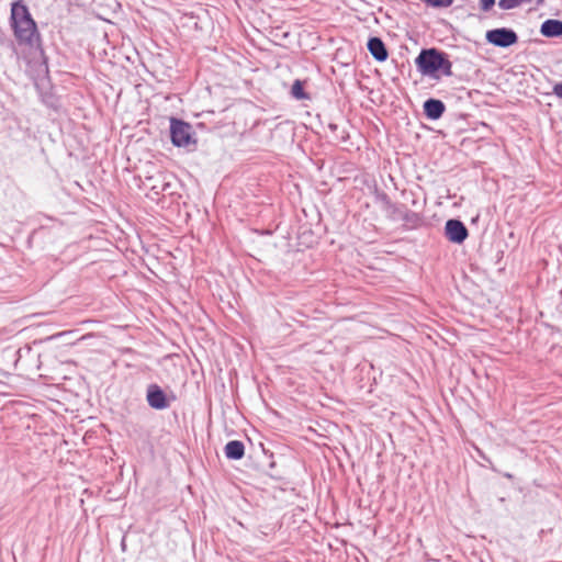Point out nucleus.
<instances>
[{
  "label": "nucleus",
  "instance_id": "1",
  "mask_svg": "<svg viewBox=\"0 0 562 562\" xmlns=\"http://www.w3.org/2000/svg\"><path fill=\"white\" fill-rule=\"evenodd\" d=\"M9 24L18 45L37 50L44 56L42 35L24 0L11 3Z\"/></svg>",
  "mask_w": 562,
  "mask_h": 562
},
{
  "label": "nucleus",
  "instance_id": "2",
  "mask_svg": "<svg viewBox=\"0 0 562 562\" xmlns=\"http://www.w3.org/2000/svg\"><path fill=\"white\" fill-rule=\"evenodd\" d=\"M170 139L176 147H184L192 150L196 146L192 125L178 117H170Z\"/></svg>",
  "mask_w": 562,
  "mask_h": 562
},
{
  "label": "nucleus",
  "instance_id": "3",
  "mask_svg": "<svg viewBox=\"0 0 562 562\" xmlns=\"http://www.w3.org/2000/svg\"><path fill=\"white\" fill-rule=\"evenodd\" d=\"M442 50L431 47L423 48L415 59L417 70L423 76H428L434 79H439V66L443 56Z\"/></svg>",
  "mask_w": 562,
  "mask_h": 562
},
{
  "label": "nucleus",
  "instance_id": "4",
  "mask_svg": "<svg viewBox=\"0 0 562 562\" xmlns=\"http://www.w3.org/2000/svg\"><path fill=\"white\" fill-rule=\"evenodd\" d=\"M485 40L493 46L507 48L518 43V35L513 29L497 27L488 30Z\"/></svg>",
  "mask_w": 562,
  "mask_h": 562
},
{
  "label": "nucleus",
  "instance_id": "5",
  "mask_svg": "<svg viewBox=\"0 0 562 562\" xmlns=\"http://www.w3.org/2000/svg\"><path fill=\"white\" fill-rule=\"evenodd\" d=\"M245 465L277 481L285 480L284 471L278 467L273 459H248Z\"/></svg>",
  "mask_w": 562,
  "mask_h": 562
},
{
  "label": "nucleus",
  "instance_id": "6",
  "mask_svg": "<svg viewBox=\"0 0 562 562\" xmlns=\"http://www.w3.org/2000/svg\"><path fill=\"white\" fill-rule=\"evenodd\" d=\"M445 236L453 244L461 245L469 236L464 223L458 218H450L445 224Z\"/></svg>",
  "mask_w": 562,
  "mask_h": 562
},
{
  "label": "nucleus",
  "instance_id": "7",
  "mask_svg": "<svg viewBox=\"0 0 562 562\" xmlns=\"http://www.w3.org/2000/svg\"><path fill=\"white\" fill-rule=\"evenodd\" d=\"M146 401L151 408L157 411H162L170 406L166 392L156 383L147 386Z\"/></svg>",
  "mask_w": 562,
  "mask_h": 562
},
{
  "label": "nucleus",
  "instance_id": "8",
  "mask_svg": "<svg viewBox=\"0 0 562 562\" xmlns=\"http://www.w3.org/2000/svg\"><path fill=\"white\" fill-rule=\"evenodd\" d=\"M367 48L372 57L379 63L385 61L389 57V52L384 42L378 36H372L368 40Z\"/></svg>",
  "mask_w": 562,
  "mask_h": 562
},
{
  "label": "nucleus",
  "instance_id": "9",
  "mask_svg": "<svg viewBox=\"0 0 562 562\" xmlns=\"http://www.w3.org/2000/svg\"><path fill=\"white\" fill-rule=\"evenodd\" d=\"M423 110L427 119L436 121L443 115L446 111V105L439 99L429 98L424 102Z\"/></svg>",
  "mask_w": 562,
  "mask_h": 562
},
{
  "label": "nucleus",
  "instance_id": "10",
  "mask_svg": "<svg viewBox=\"0 0 562 562\" xmlns=\"http://www.w3.org/2000/svg\"><path fill=\"white\" fill-rule=\"evenodd\" d=\"M540 33L549 38L562 36V21L557 19L546 20L540 26Z\"/></svg>",
  "mask_w": 562,
  "mask_h": 562
},
{
  "label": "nucleus",
  "instance_id": "11",
  "mask_svg": "<svg viewBox=\"0 0 562 562\" xmlns=\"http://www.w3.org/2000/svg\"><path fill=\"white\" fill-rule=\"evenodd\" d=\"M401 221H403L404 226L406 228L415 229L422 225L423 216L416 212L406 209Z\"/></svg>",
  "mask_w": 562,
  "mask_h": 562
},
{
  "label": "nucleus",
  "instance_id": "12",
  "mask_svg": "<svg viewBox=\"0 0 562 562\" xmlns=\"http://www.w3.org/2000/svg\"><path fill=\"white\" fill-rule=\"evenodd\" d=\"M225 457H244L245 446L240 440H231L224 447Z\"/></svg>",
  "mask_w": 562,
  "mask_h": 562
},
{
  "label": "nucleus",
  "instance_id": "13",
  "mask_svg": "<svg viewBox=\"0 0 562 562\" xmlns=\"http://www.w3.org/2000/svg\"><path fill=\"white\" fill-rule=\"evenodd\" d=\"M407 206L405 204H397L392 202L384 212L386 216L392 221H400L405 212Z\"/></svg>",
  "mask_w": 562,
  "mask_h": 562
},
{
  "label": "nucleus",
  "instance_id": "14",
  "mask_svg": "<svg viewBox=\"0 0 562 562\" xmlns=\"http://www.w3.org/2000/svg\"><path fill=\"white\" fill-rule=\"evenodd\" d=\"M291 94L296 100H307L310 95L304 91V83L301 80H295L291 88Z\"/></svg>",
  "mask_w": 562,
  "mask_h": 562
},
{
  "label": "nucleus",
  "instance_id": "15",
  "mask_svg": "<svg viewBox=\"0 0 562 562\" xmlns=\"http://www.w3.org/2000/svg\"><path fill=\"white\" fill-rule=\"evenodd\" d=\"M443 75L447 77L452 76V63L449 60V56L447 53H443V56L439 66V75Z\"/></svg>",
  "mask_w": 562,
  "mask_h": 562
},
{
  "label": "nucleus",
  "instance_id": "16",
  "mask_svg": "<svg viewBox=\"0 0 562 562\" xmlns=\"http://www.w3.org/2000/svg\"><path fill=\"white\" fill-rule=\"evenodd\" d=\"M422 2L435 9H443L451 7L454 0H422Z\"/></svg>",
  "mask_w": 562,
  "mask_h": 562
},
{
  "label": "nucleus",
  "instance_id": "17",
  "mask_svg": "<svg viewBox=\"0 0 562 562\" xmlns=\"http://www.w3.org/2000/svg\"><path fill=\"white\" fill-rule=\"evenodd\" d=\"M375 201L381 204L383 211L392 203L390 196L383 191H375Z\"/></svg>",
  "mask_w": 562,
  "mask_h": 562
},
{
  "label": "nucleus",
  "instance_id": "18",
  "mask_svg": "<svg viewBox=\"0 0 562 562\" xmlns=\"http://www.w3.org/2000/svg\"><path fill=\"white\" fill-rule=\"evenodd\" d=\"M522 4V0H499L498 7L503 10H512Z\"/></svg>",
  "mask_w": 562,
  "mask_h": 562
},
{
  "label": "nucleus",
  "instance_id": "19",
  "mask_svg": "<svg viewBox=\"0 0 562 562\" xmlns=\"http://www.w3.org/2000/svg\"><path fill=\"white\" fill-rule=\"evenodd\" d=\"M0 45L16 52L15 43L10 40L3 32H0Z\"/></svg>",
  "mask_w": 562,
  "mask_h": 562
},
{
  "label": "nucleus",
  "instance_id": "20",
  "mask_svg": "<svg viewBox=\"0 0 562 562\" xmlns=\"http://www.w3.org/2000/svg\"><path fill=\"white\" fill-rule=\"evenodd\" d=\"M495 4V0H480V9L484 12L490 11Z\"/></svg>",
  "mask_w": 562,
  "mask_h": 562
},
{
  "label": "nucleus",
  "instance_id": "21",
  "mask_svg": "<svg viewBox=\"0 0 562 562\" xmlns=\"http://www.w3.org/2000/svg\"><path fill=\"white\" fill-rule=\"evenodd\" d=\"M553 94H555L558 98L562 99V81L557 82L552 88Z\"/></svg>",
  "mask_w": 562,
  "mask_h": 562
},
{
  "label": "nucleus",
  "instance_id": "22",
  "mask_svg": "<svg viewBox=\"0 0 562 562\" xmlns=\"http://www.w3.org/2000/svg\"><path fill=\"white\" fill-rule=\"evenodd\" d=\"M524 3H535L537 7H539L544 3V0H522V4Z\"/></svg>",
  "mask_w": 562,
  "mask_h": 562
},
{
  "label": "nucleus",
  "instance_id": "23",
  "mask_svg": "<svg viewBox=\"0 0 562 562\" xmlns=\"http://www.w3.org/2000/svg\"><path fill=\"white\" fill-rule=\"evenodd\" d=\"M170 187H171L170 183H167V182L162 183V186L160 188V191L161 192H166V191H168L170 189Z\"/></svg>",
  "mask_w": 562,
  "mask_h": 562
},
{
  "label": "nucleus",
  "instance_id": "24",
  "mask_svg": "<svg viewBox=\"0 0 562 562\" xmlns=\"http://www.w3.org/2000/svg\"><path fill=\"white\" fill-rule=\"evenodd\" d=\"M503 475H504L505 477H507V479H513V474H512V473H509V472H505V473H503Z\"/></svg>",
  "mask_w": 562,
  "mask_h": 562
},
{
  "label": "nucleus",
  "instance_id": "25",
  "mask_svg": "<svg viewBox=\"0 0 562 562\" xmlns=\"http://www.w3.org/2000/svg\"><path fill=\"white\" fill-rule=\"evenodd\" d=\"M329 127H330L331 130H335V128H337V125H335V124H330V125H329Z\"/></svg>",
  "mask_w": 562,
  "mask_h": 562
},
{
  "label": "nucleus",
  "instance_id": "26",
  "mask_svg": "<svg viewBox=\"0 0 562 562\" xmlns=\"http://www.w3.org/2000/svg\"><path fill=\"white\" fill-rule=\"evenodd\" d=\"M261 447H262V451H263V453H265V454H267V453H268V450H266V449H265V447H263V445H262V443H261Z\"/></svg>",
  "mask_w": 562,
  "mask_h": 562
},
{
  "label": "nucleus",
  "instance_id": "27",
  "mask_svg": "<svg viewBox=\"0 0 562 562\" xmlns=\"http://www.w3.org/2000/svg\"><path fill=\"white\" fill-rule=\"evenodd\" d=\"M484 460L487 461L490 464H492V460L490 458H486Z\"/></svg>",
  "mask_w": 562,
  "mask_h": 562
}]
</instances>
